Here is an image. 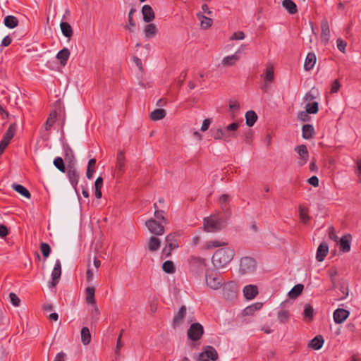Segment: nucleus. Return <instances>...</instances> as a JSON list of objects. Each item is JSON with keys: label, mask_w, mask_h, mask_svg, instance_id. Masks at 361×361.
Segmentation results:
<instances>
[{"label": "nucleus", "mask_w": 361, "mask_h": 361, "mask_svg": "<svg viewBox=\"0 0 361 361\" xmlns=\"http://www.w3.org/2000/svg\"><path fill=\"white\" fill-rule=\"evenodd\" d=\"M304 315L306 319L311 320L314 316V309L310 304H305L304 307Z\"/></svg>", "instance_id": "nucleus-51"}, {"label": "nucleus", "mask_w": 361, "mask_h": 361, "mask_svg": "<svg viewBox=\"0 0 361 361\" xmlns=\"http://www.w3.org/2000/svg\"><path fill=\"white\" fill-rule=\"evenodd\" d=\"M144 32L145 37L150 39L156 35L157 32V29L154 24L150 23L145 26Z\"/></svg>", "instance_id": "nucleus-36"}, {"label": "nucleus", "mask_w": 361, "mask_h": 361, "mask_svg": "<svg viewBox=\"0 0 361 361\" xmlns=\"http://www.w3.org/2000/svg\"><path fill=\"white\" fill-rule=\"evenodd\" d=\"M314 134V128L312 125L305 124L302 128V136L305 140L311 139Z\"/></svg>", "instance_id": "nucleus-25"}, {"label": "nucleus", "mask_w": 361, "mask_h": 361, "mask_svg": "<svg viewBox=\"0 0 361 361\" xmlns=\"http://www.w3.org/2000/svg\"><path fill=\"white\" fill-rule=\"evenodd\" d=\"M166 245H168L171 249H176L178 247V244L176 240V236L174 233H169L166 236L165 238Z\"/></svg>", "instance_id": "nucleus-37"}, {"label": "nucleus", "mask_w": 361, "mask_h": 361, "mask_svg": "<svg viewBox=\"0 0 361 361\" xmlns=\"http://www.w3.org/2000/svg\"><path fill=\"white\" fill-rule=\"evenodd\" d=\"M70 56V51L68 48H63L56 54V58L59 60L61 66H65Z\"/></svg>", "instance_id": "nucleus-26"}, {"label": "nucleus", "mask_w": 361, "mask_h": 361, "mask_svg": "<svg viewBox=\"0 0 361 361\" xmlns=\"http://www.w3.org/2000/svg\"><path fill=\"white\" fill-rule=\"evenodd\" d=\"M222 294L225 300L228 301H233L237 298L238 288L235 283L230 281L225 283L222 288Z\"/></svg>", "instance_id": "nucleus-4"}, {"label": "nucleus", "mask_w": 361, "mask_h": 361, "mask_svg": "<svg viewBox=\"0 0 361 361\" xmlns=\"http://www.w3.org/2000/svg\"><path fill=\"white\" fill-rule=\"evenodd\" d=\"M304 286L301 283H298L293 286V288L288 292V296L290 298H298L302 292Z\"/></svg>", "instance_id": "nucleus-38"}, {"label": "nucleus", "mask_w": 361, "mask_h": 361, "mask_svg": "<svg viewBox=\"0 0 361 361\" xmlns=\"http://www.w3.org/2000/svg\"><path fill=\"white\" fill-rule=\"evenodd\" d=\"M282 6L290 14H295L298 11L297 6L292 0H283Z\"/></svg>", "instance_id": "nucleus-35"}, {"label": "nucleus", "mask_w": 361, "mask_h": 361, "mask_svg": "<svg viewBox=\"0 0 361 361\" xmlns=\"http://www.w3.org/2000/svg\"><path fill=\"white\" fill-rule=\"evenodd\" d=\"M205 280L207 285L214 290L219 289L222 286L224 281L222 276L216 272L206 273Z\"/></svg>", "instance_id": "nucleus-6"}, {"label": "nucleus", "mask_w": 361, "mask_h": 361, "mask_svg": "<svg viewBox=\"0 0 361 361\" xmlns=\"http://www.w3.org/2000/svg\"><path fill=\"white\" fill-rule=\"evenodd\" d=\"M245 116L246 125L249 127L253 126L258 118L257 114L252 110L247 111Z\"/></svg>", "instance_id": "nucleus-29"}, {"label": "nucleus", "mask_w": 361, "mask_h": 361, "mask_svg": "<svg viewBox=\"0 0 361 361\" xmlns=\"http://www.w3.org/2000/svg\"><path fill=\"white\" fill-rule=\"evenodd\" d=\"M295 151L299 155L298 165L302 166L305 165L308 159L309 153L305 145H301L295 147Z\"/></svg>", "instance_id": "nucleus-11"}, {"label": "nucleus", "mask_w": 361, "mask_h": 361, "mask_svg": "<svg viewBox=\"0 0 361 361\" xmlns=\"http://www.w3.org/2000/svg\"><path fill=\"white\" fill-rule=\"evenodd\" d=\"M154 217L158 220L162 221L165 224L169 223L168 219L165 216V212L164 210L154 211Z\"/></svg>", "instance_id": "nucleus-54"}, {"label": "nucleus", "mask_w": 361, "mask_h": 361, "mask_svg": "<svg viewBox=\"0 0 361 361\" xmlns=\"http://www.w3.org/2000/svg\"><path fill=\"white\" fill-rule=\"evenodd\" d=\"M211 131L212 132V135L214 140H223L224 141L228 142V135H226V133L224 131V129L221 126H219L216 129L212 128Z\"/></svg>", "instance_id": "nucleus-27"}, {"label": "nucleus", "mask_w": 361, "mask_h": 361, "mask_svg": "<svg viewBox=\"0 0 361 361\" xmlns=\"http://www.w3.org/2000/svg\"><path fill=\"white\" fill-rule=\"evenodd\" d=\"M145 226L151 233L161 235L165 232L164 226L154 219H149L145 222Z\"/></svg>", "instance_id": "nucleus-9"}, {"label": "nucleus", "mask_w": 361, "mask_h": 361, "mask_svg": "<svg viewBox=\"0 0 361 361\" xmlns=\"http://www.w3.org/2000/svg\"><path fill=\"white\" fill-rule=\"evenodd\" d=\"M324 342V340L323 336L321 335H317L311 340L310 345L314 350H319L322 347Z\"/></svg>", "instance_id": "nucleus-32"}, {"label": "nucleus", "mask_w": 361, "mask_h": 361, "mask_svg": "<svg viewBox=\"0 0 361 361\" xmlns=\"http://www.w3.org/2000/svg\"><path fill=\"white\" fill-rule=\"evenodd\" d=\"M190 269L192 271H195L200 274L206 269V262L204 258L197 256H190L188 259Z\"/></svg>", "instance_id": "nucleus-7"}, {"label": "nucleus", "mask_w": 361, "mask_h": 361, "mask_svg": "<svg viewBox=\"0 0 361 361\" xmlns=\"http://www.w3.org/2000/svg\"><path fill=\"white\" fill-rule=\"evenodd\" d=\"M166 115V112L163 109H157L150 114V118L152 121H159L164 118Z\"/></svg>", "instance_id": "nucleus-39"}, {"label": "nucleus", "mask_w": 361, "mask_h": 361, "mask_svg": "<svg viewBox=\"0 0 361 361\" xmlns=\"http://www.w3.org/2000/svg\"><path fill=\"white\" fill-rule=\"evenodd\" d=\"M200 20V25L203 29H207L212 26L213 20L212 18L204 16L202 14H197Z\"/></svg>", "instance_id": "nucleus-45"}, {"label": "nucleus", "mask_w": 361, "mask_h": 361, "mask_svg": "<svg viewBox=\"0 0 361 361\" xmlns=\"http://www.w3.org/2000/svg\"><path fill=\"white\" fill-rule=\"evenodd\" d=\"M94 293L95 289L94 287H87L85 289L86 301L87 303L91 305L95 304Z\"/></svg>", "instance_id": "nucleus-44"}, {"label": "nucleus", "mask_w": 361, "mask_h": 361, "mask_svg": "<svg viewBox=\"0 0 361 361\" xmlns=\"http://www.w3.org/2000/svg\"><path fill=\"white\" fill-rule=\"evenodd\" d=\"M239 126L240 124L238 122H233L224 129L226 135H228V142L231 140V137H236Z\"/></svg>", "instance_id": "nucleus-14"}, {"label": "nucleus", "mask_w": 361, "mask_h": 361, "mask_svg": "<svg viewBox=\"0 0 361 361\" xmlns=\"http://www.w3.org/2000/svg\"><path fill=\"white\" fill-rule=\"evenodd\" d=\"M123 346V343L121 341V336H118V337L117 338L116 347V350H115V353L117 357L120 356L119 351Z\"/></svg>", "instance_id": "nucleus-62"}, {"label": "nucleus", "mask_w": 361, "mask_h": 361, "mask_svg": "<svg viewBox=\"0 0 361 361\" xmlns=\"http://www.w3.org/2000/svg\"><path fill=\"white\" fill-rule=\"evenodd\" d=\"M13 189L16 191L18 193L20 194L22 196L30 199L31 197V194L29 190L22 185L20 184H13Z\"/></svg>", "instance_id": "nucleus-34"}, {"label": "nucleus", "mask_w": 361, "mask_h": 361, "mask_svg": "<svg viewBox=\"0 0 361 361\" xmlns=\"http://www.w3.org/2000/svg\"><path fill=\"white\" fill-rule=\"evenodd\" d=\"M61 275V264L59 259H56L54 267L51 272V281L49 283L50 287H55L59 282Z\"/></svg>", "instance_id": "nucleus-10"}, {"label": "nucleus", "mask_w": 361, "mask_h": 361, "mask_svg": "<svg viewBox=\"0 0 361 361\" xmlns=\"http://www.w3.org/2000/svg\"><path fill=\"white\" fill-rule=\"evenodd\" d=\"M328 273L331 283H335V279L336 276L338 275L337 269L335 267H332L329 270Z\"/></svg>", "instance_id": "nucleus-60"}, {"label": "nucleus", "mask_w": 361, "mask_h": 361, "mask_svg": "<svg viewBox=\"0 0 361 361\" xmlns=\"http://www.w3.org/2000/svg\"><path fill=\"white\" fill-rule=\"evenodd\" d=\"M142 13L143 16V20L146 23H149L154 19V11L149 5H144L142 6Z\"/></svg>", "instance_id": "nucleus-20"}, {"label": "nucleus", "mask_w": 361, "mask_h": 361, "mask_svg": "<svg viewBox=\"0 0 361 361\" xmlns=\"http://www.w3.org/2000/svg\"><path fill=\"white\" fill-rule=\"evenodd\" d=\"M262 303L255 302V303L245 307L243 311V314L244 316L252 315L255 311L260 310L262 308Z\"/></svg>", "instance_id": "nucleus-31"}, {"label": "nucleus", "mask_w": 361, "mask_h": 361, "mask_svg": "<svg viewBox=\"0 0 361 361\" xmlns=\"http://www.w3.org/2000/svg\"><path fill=\"white\" fill-rule=\"evenodd\" d=\"M336 45H337V47L338 49V50L343 53H345V47L347 46V43L343 40L341 38H338L337 40H336Z\"/></svg>", "instance_id": "nucleus-58"}, {"label": "nucleus", "mask_w": 361, "mask_h": 361, "mask_svg": "<svg viewBox=\"0 0 361 361\" xmlns=\"http://www.w3.org/2000/svg\"><path fill=\"white\" fill-rule=\"evenodd\" d=\"M299 214L300 218L303 223L305 224L309 221L310 216L308 215V209L302 205L299 207Z\"/></svg>", "instance_id": "nucleus-50"}, {"label": "nucleus", "mask_w": 361, "mask_h": 361, "mask_svg": "<svg viewBox=\"0 0 361 361\" xmlns=\"http://www.w3.org/2000/svg\"><path fill=\"white\" fill-rule=\"evenodd\" d=\"M245 38V34L242 31L235 32L231 37V40H240Z\"/></svg>", "instance_id": "nucleus-61"}, {"label": "nucleus", "mask_w": 361, "mask_h": 361, "mask_svg": "<svg viewBox=\"0 0 361 361\" xmlns=\"http://www.w3.org/2000/svg\"><path fill=\"white\" fill-rule=\"evenodd\" d=\"M54 165L55 167L59 169L61 172L65 173L67 168H66V166L64 164L63 160L61 157H57L54 159L53 161Z\"/></svg>", "instance_id": "nucleus-48"}, {"label": "nucleus", "mask_w": 361, "mask_h": 361, "mask_svg": "<svg viewBox=\"0 0 361 361\" xmlns=\"http://www.w3.org/2000/svg\"><path fill=\"white\" fill-rule=\"evenodd\" d=\"M229 216H219L211 215L204 219L203 226L206 232L216 233L225 228L228 225Z\"/></svg>", "instance_id": "nucleus-1"}, {"label": "nucleus", "mask_w": 361, "mask_h": 361, "mask_svg": "<svg viewBox=\"0 0 361 361\" xmlns=\"http://www.w3.org/2000/svg\"><path fill=\"white\" fill-rule=\"evenodd\" d=\"M187 308L185 305H182L179 311L174 315L173 319V326L176 328L182 322L183 318L186 315Z\"/></svg>", "instance_id": "nucleus-19"}, {"label": "nucleus", "mask_w": 361, "mask_h": 361, "mask_svg": "<svg viewBox=\"0 0 361 361\" xmlns=\"http://www.w3.org/2000/svg\"><path fill=\"white\" fill-rule=\"evenodd\" d=\"M235 256V251L230 247H224L217 250L212 257L214 266L217 268H223L229 264Z\"/></svg>", "instance_id": "nucleus-2"}, {"label": "nucleus", "mask_w": 361, "mask_h": 361, "mask_svg": "<svg viewBox=\"0 0 361 361\" xmlns=\"http://www.w3.org/2000/svg\"><path fill=\"white\" fill-rule=\"evenodd\" d=\"M316 55L313 52H310L307 54L305 63H304V68L307 71H310L312 70L316 63Z\"/></svg>", "instance_id": "nucleus-23"}, {"label": "nucleus", "mask_w": 361, "mask_h": 361, "mask_svg": "<svg viewBox=\"0 0 361 361\" xmlns=\"http://www.w3.org/2000/svg\"><path fill=\"white\" fill-rule=\"evenodd\" d=\"M230 200H231V197L227 194L221 195L219 200V203L221 205V209L225 213V216H229L230 213H231L230 207L228 205Z\"/></svg>", "instance_id": "nucleus-18"}, {"label": "nucleus", "mask_w": 361, "mask_h": 361, "mask_svg": "<svg viewBox=\"0 0 361 361\" xmlns=\"http://www.w3.org/2000/svg\"><path fill=\"white\" fill-rule=\"evenodd\" d=\"M201 353L212 361H216L219 357L216 350L211 345L205 346Z\"/></svg>", "instance_id": "nucleus-17"}, {"label": "nucleus", "mask_w": 361, "mask_h": 361, "mask_svg": "<svg viewBox=\"0 0 361 361\" xmlns=\"http://www.w3.org/2000/svg\"><path fill=\"white\" fill-rule=\"evenodd\" d=\"M329 252V246L326 243H322L317 250L316 259L318 262H322Z\"/></svg>", "instance_id": "nucleus-21"}, {"label": "nucleus", "mask_w": 361, "mask_h": 361, "mask_svg": "<svg viewBox=\"0 0 361 361\" xmlns=\"http://www.w3.org/2000/svg\"><path fill=\"white\" fill-rule=\"evenodd\" d=\"M40 250L44 259H47L51 252V247L47 243H40Z\"/></svg>", "instance_id": "nucleus-52"}, {"label": "nucleus", "mask_w": 361, "mask_h": 361, "mask_svg": "<svg viewBox=\"0 0 361 361\" xmlns=\"http://www.w3.org/2000/svg\"><path fill=\"white\" fill-rule=\"evenodd\" d=\"M4 23L6 27L13 29L18 26V20L14 16H7L4 18Z\"/></svg>", "instance_id": "nucleus-33"}, {"label": "nucleus", "mask_w": 361, "mask_h": 361, "mask_svg": "<svg viewBox=\"0 0 361 361\" xmlns=\"http://www.w3.org/2000/svg\"><path fill=\"white\" fill-rule=\"evenodd\" d=\"M135 9L132 8L130 10V12L128 13V23H129V26L128 25H126V29H128L129 30L132 31L131 30V27H135L136 24H135V20H133V13L135 12Z\"/></svg>", "instance_id": "nucleus-53"}, {"label": "nucleus", "mask_w": 361, "mask_h": 361, "mask_svg": "<svg viewBox=\"0 0 361 361\" xmlns=\"http://www.w3.org/2000/svg\"><path fill=\"white\" fill-rule=\"evenodd\" d=\"M257 268V262L255 259L250 257H244L241 258L239 271L241 274H248L253 273Z\"/></svg>", "instance_id": "nucleus-3"}, {"label": "nucleus", "mask_w": 361, "mask_h": 361, "mask_svg": "<svg viewBox=\"0 0 361 361\" xmlns=\"http://www.w3.org/2000/svg\"><path fill=\"white\" fill-rule=\"evenodd\" d=\"M274 80V66L271 63L267 65L266 73L264 77L265 83L272 82Z\"/></svg>", "instance_id": "nucleus-30"}, {"label": "nucleus", "mask_w": 361, "mask_h": 361, "mask_svg": "<svg viewBox=\"0 0 361 361\" xmlns=\"http://www.w3.org/2000/svg\"><path fill=\"white\" fill-rule=\"evenodd\" d=\"M352 236L350 234L344 235L339 240V249L343 252H348L350 250Z\"/></svg>", "instance_id": "nucleus-15"}, {"label": "nucleus", "mask_w": 361, "mask_h": 361, "mask_svg": "<svg viewBox=\"0 0 361 361\" xmlns=\"http://www.w3.org/2000/svg\"><path fill=\"white\" fill-rule=\"evenodd\" d=\"M116 170L122 173L124 172L125 170V155L124 153L122 151H120L117 154V158H116Z\"/></svg>", "instance_id": "nucleus-28"}, {"label": "nucleus", "mask_w": 361, "mask_h": 361, "mask_svg": "<svg viewBox=\"0 0 361 361\" xmlns=\"http://www.w3.org/2000/svg\"><path fill=\"white\" fill-rule=\"evenodd\" d=\"M60 27L61 32L65 37L70 38L73 35V30L68 23L61 22Z\"/></svg>", "instance_id": "nucleus-40"}, {"label": "nucleus", "mask_w": 361, "mask_h": 361, "mask_svg": "<svg viewBox=\"0 0 361 361\" xmlns=\"http://www.w3.org/2000/svg\"><path fill=\"white\" fill-rule=\"evenodd\" d=\"M67 177L71 185L73 186L75 192L78 193L77 185L79 181L80 174L77 169L75 168V165H67Z\"/></svg>", "instance_id": "nucleus-8"}, {"label": "nucleus", "mask_w": 361, "mask_h": 361, "mask_svg": "<svg viewBox=\"0 0 361 361\" xmlns=\"http://www.w3.org/2000/svg\"><path fill=\"white\" fill-rule=\"evenodd\" d=\"M305 110L310 114H315L319 111V104L317 102H313L306 104Z\"/></svg>", "instance_id": "nucleus-49"}, {"label": "nucleus", "mask_w": 361, "mask_h": 361, "mask_svg": "<svg viewBox=\"0 0 361 361\" xmlns=\"http://www.w3.org/2000/svg\"><path fill=\"white\" fill-rule=\"evenodd\" d=\"M278 319L280 323L285 324L288 322L290 319V313L288 310H281L277 314Z\"/></svg>", "instance_id": "nucleus-47"}, {"label": "nucleus", "mask_w": 361, "mask_h": 361, "mask_svg": "<svg viewBox=\"0 0 361 361\" xmlns=\"http://www.w3.org/2000/svg\"><path fill=\"white\" fill-rule=\"evenodd\" d=\"M227 243L225 242H220L219 240H210L207 243V248H213V247H217L221 246H225Z\"/></svg>", "instance_id": "nucleus-55"}, {"label": "nucleus", "mask_w": 361, "mask_h": 361, "mask_svg": "<svg viewBox=\"0 0 361 361\" xmlns=\"http://www.w3.org/2000/svg\"><path fill=\"white\" fill-rule=\"evenodd\" d=\"M162 270L166 274H173L176 271V268L173 262L171 260H167L162 264Z\"/></svg>", "instance_id": "nucleus-46"}, {"label": "nucleus", "mask_w": 361, "mask_h": 361, "mask_svg": "<svg viewBox=\"0 0 361 361\" xmlns=\"http://www.w3.org/2000/svg\"><path fill=\"white\" fill-rule=\"evenodd\" d=\"M340 87L341 85L338 80H335L331 85V93H336L339 90Z\"/></svg>", "instance_id": "nucleus-64"}, {"label": "nucleus", "mask_w": 361, "mask_h": 361, "mask_svg": "<svg viewBox=\"0 0 361 361\" xmlns=\"http://www.w3.org/2000/svg\"><path fill=\"white\" fill-rule=\"evenodd\" d=\"M81 341L85 345L91 341V334L87 327H83L81 329Z\"/></svg>", "instance_id": "nucleus-41"}, {"label": "nucleus", "mask_w": 361, "mask_h": 361, "mask_svg": "<svg viewBox=\"0 0 361 361\" xmlns=\"http://www.w3.org/2000/svg\"><path fill=\"white\" fill-rule=\"evenodd\" d=\"M243 291L247 300H252L258 294V288L255 285H247L243 288Z\"/></svg>", "instance_id": "nucleus-16"}, {"label": "nucleus", "mask_w": 361, "mask_h": 361, "mask_svg": "<svg viewBox=\"0 0 361 361\" xmlns=\"http://www.w3.org/2000/svg\"><path fill=\"white\" fill-rule=\"evenodd\" d=\"M349 314V311L345 309L338 308L334 312V320L336 324H341L348 317Z\"/></svg>", "instance_id": "nucleus-12"}, {"label": "nucleus", "mask_w": 361, "mask_h": 361, "mask_svg": "<svg viewBox=\"0 0 361 361\" xmlns=\"http://www.w3.org/2000/svg\"><path fill=\"white\" fill-rule=\"evenodd\" d=\"M321 30L322 41L326 44L328 43L330 37V28L326 18H324L321 22Z\"/></svg>", "instance_id": "nucleus-13"}, {"label": "nucleus", "mask_w": 361, "mask_h": 361, "mask_svg": "<svg viewBox=\"0 0 361 361\" xmlns=\"http://www.w3.org/2000/svg\"><path fill=\"white\" fill-rule=\"evenodd\" d=\"M65 160L68 162V164L75 165V164L73 152L69 146L65 147Z\"/></svg>", "instance_id": "nucleus-42"}, {"label": "nucleus", "mask_w": 361, "mask_h": 361, "mask_svg": "<svg viewBox=\"0 0 361 361\" xmlns=\"http://www.w3.org/2000/svg\"><path fill=\"white\" fill-rule=\"evenodd\" d=\"M9 298L11 300V302L15 307H18L20 305V300L18 295L14 293H10Z\"/></svg>", "instance_id": "nucleus-57"}, {"label": "nucleus", "mask_w": 361, "mask_h": 361, "mask_svg": "<svg viewBox=\"0 0 361 361\" xmlns=\"http://www.w3.org/2000/svg\"><path fill=\"white\" fill-rule=\"evenodd\" d=\"M204 334V327L198 322L192 323L187 331L188 339L192 341H199Z\"/></svg>", "instance_id": "nucleus-5"}, {"label": "nucleus", "mask_w": 361, "mask_h": 361, "mask_svg": "<svg viewBox=\"0 0 361 361\" xmlns=\"http://www.w3.org/2000/svg\"><path fill=\"white\" fill-rule=\"evenodd\" d=\"M16 130V123H13L9 126L8 130H6V133L4 134V135L3 137V139H4L8 142H11V140H12V138L13 137V136L15 135Z\"/></svg>", "instance_id": "nucleus-43"}, {"label": "nucleus", "mask_w": 361, "mask_h": 361, "mask_svg": "<svg viewBox=\"0 0 361 361\" xmlns=\"http://www.w3.org/2000/svg\"><path fill=\"white\" fill-rule=\"evenodd\" d=\"M240 54V49H238L234 54L224 57L221 62L222 64L225 66H233L235 63V62L239 59Z\"/></svg>", "instance_id": "nucleus-22"}, {"label": "nucleus", "mask_w": 361, "mask_h": 361, "mask_svg": "<svg viewBox=\"0 0 361 361\" xmlns=\"http://www.w3.org/2000/svg\"><path fill=\"white\" fill-rule=\"evenodd\" d=\"M309 114H310L307 113L306 110L305 111H302L298 113V118L299 120L303 122H307L310 120V116H309Z\"/></svg>", "instance_id": "nucleus-56"}, {"label": "nucleus", "mask_w": 361, "mask_h": 361, "mask_svg": "<svg viewBox=\"0 0 361 361\" xmlns=\"http://www.w3.org/2000/svg\"><path fill=\"white\" fill-rule=\"evenodd\" d=\"M340 290L343 294L342 299L345 298L348 295V286L347 283H342L339 288Z\"/></svg>", "instance_id": "nucleus-63"}, {"label": "nucleus", "mask_w": 361, "mask_h": 361, "mask_svg": "<svg viewBox=\"0 0 361 361\" xmlns=\"http://www.w3.org/2000/svg\"><path fill=\"white\" fill-rule=\"evenodd\" d=\"M161 247L160 240L155 236L149 238L147 243V249L149 251L153 252L157 251Z\"/></svg>", "instance_id": "nucleus-24"}, {"label": "nucleus", "mask_w": 361, "mask_h": 361, "mask_svg": "<svg viewBox=\"0 0 361 361\" xmlns=\"http://www.w3.org/2000/svg\"><path fill=\"white\" fill-rule=\"evenodd\" d=\"M329 237L331 240L338 242V237L336 234V231L334 226L329 228Z\"/></svg>", "instance_id": "nucleus-59"}]
</instances>
